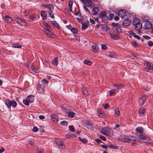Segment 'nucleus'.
I'll list each match as a JSON object with an SVG mask.
<instances>
[{
	"label": "nucleus",
	"instance_id": "nucleus-59",
	"mask_svg": "<svg viewBox=\"0 0 153 153\" xmlns=\"http://www.w3.org/2000/svg\"><path fill=\"white\" fill-rule=\"evenodd\" d=\"M133 36L136 39H138L140 40V37L137 35H135L134 34Z\"/></svg>",
	"mask_w": 153,
	"mask_h": 153
},
{
	"label": "nucleus",
	"instance_id": "nucleus-55",
	"mask_svg": "<svg viewBox=\"0 0 153 153\" xmlns=\"http://www.w3.org/2000/svg\"><path fill=\"white\" fill-rule=\"evenodd\" d=\"M43 150L42 149H37V153H43Z\"/></svg>",
	"mask_w": 153,
	"mask_h": 153
},
{
	"label": "nucleus",
	"instance_id": "nucleus-12",
	"mask_svg": "<svg viewBox=\"0 0 153 153\" xmlns=\"http://www.w3.org/2000/svg\"><path fill=\"white\" fill-rule=\"evenodd\" d=\"M43 32L48 37H53L54 35V34L51 32V30L44 29L43 30Z\"/></svg>",
	"mask_w": 153,
	"mask_h": 153
},
{
	"label": "nucleus",
	"instance_id": "nucleus-37",
	"mask_svg": "<svg viewBox=\"0 0 153 153\" xmlns=\"http://www.w3.org/2000/svg\"><path fill=\"white\" fill-rule=\"evenodd\" d=\"M71 32L73 34H75L77 33L78 32L77 29L76 28H72L70 30Z\"/></svg>",
	"mask_w": 153,
	"mask_h": 153
},
{
	"label": "nucleus",
	"instance_id": "nucleus-17",
	"mask_svg": "<svg viewBox=\"0 0 153 153\" xmlns=\"http://www.w3.org/2000/svg\"><path fill=\"white\" fill-rule=\"evenodd\" d=\"M40 14L43 20H45L47 19V15L45 11L42 10L41 11Z\"/></svg>",
	"mask_w": 153,
	"mask_h": 153
},
{
	"label": "nucleus",
	"instance_id": "nucleus-14",
	"mask_svg": "<svg viewBox=\"0 0 153 153\" xmlns=\"http://www.w3.org/2000/svg\"><path fill=\"white\" fill-rule=\"evenodd\" d=\"M89 21H86L82 23V30L86 29L89 25Z\"/></svg>",
	"mask_w": 153,
	"mask_h": 153
},
{
	"label": "nucleus",
	"instance_id": "nucleus-19",
	"mask_svg": "<svg viewBox=\"0 0 153 153\" xmlns=\"http://www.w3.org/2000/svg\"><path fill=\"white\" fill-rule=\"evenodd\" d=\"M51 120L53 121H58L59 120L58 116L54 114L51 116Z\"/></svg>",
	"mask_w": 153,
	"mask_h": 153
},
{
	"label": "nucleus",
	"instance_id": "nucleus-11",
	"mask_svg": "<svg viewBox=\"0 0 153 153\" xmlns=\"http://www.w3.org/2000/svg\"><path fill=\"white\" fill-rule=\"evenodd\" d=\"M100 16H101L102 20L104 22H105L108 19V16L106 15V13L104 11H102L101 13Z\"/></svg>",
	"mask_w": 153,
	"mask_h": 153
},
{
	"label": "nucleus",
	"instance_id": "nucleus-46",
	"mask_svg": "<svg viewBox=\"0 0 153 153\" xmlns=\"http://www.w3.org/2000/svg\"><path fill=\"white\" fill-rule=\"evenodd\" d=\"M35 15H31L30 16V21H33L35 18Z\"/></svg>",
	"mask_w": 153,
	"mask_h": 153
},
{
	"label": "nucleus",
	"instance_id": "nucleus-42",
	"mask_svg": "<svg viewBox=\"0 0 153 153\" xmlns=\"http://www.w3.org/2000/svg\"><path fill=\"white\" fill-rule=\"evenodd\" d=\"M73 2L72 1H70L69 3V7L70 10L71 11H72V7Z\"/></svg>",
	"mask_w": 153,
	"mask_h": 153
},
{
	"label": "nucleus",
	"instance_id": "nucleus-62",
	"mask_svg": "<svg viewBox=\"0 0 153 153\" xmlns=\"http://www.w3.org/2000/svg\"><path fill=\"white\" fill-rule=\"evenodd\" d=\"M39 118L41 120H42L45 118V117L43 115H40L39 116Z\"/></svg>",
	"mask_w": 153,
	"mask_h": 153
},
{
	"label": "nucleus",
	"instance_id": "nucleus-36",
	"mask_svg": "<svg viewBox=\"0 0 153 153\" xmlns=\"http://www.w3.org/2000/svg\"><path fill=\"white\" fill-rule=\"evenodd\" d=\"M78 139L81 141L82 142L84 143H86L88 142V140L87 139L85 138H84L83 139H82L81 137H78Z\"/></svg>",
	"mask_w": 153,
	"mask_h": 153
},
{
	"label": "nucleus",
	"instance_id": "nucleus-60",
	"mask_svg": "<svg viewBox=\"0 0 153 153\" xmlns=\"http://www.w3.org/2000/svg\"><path fill=\"white\" fill-rule=\"evenodd\" d=\"M103 106L104 108L105 109L108 108L109 107V105L107 104H105V105H104Z\"/></svg>",
	"mask_w": 153,
	"mask_h": 153
},
{
	"label": "nucleus",
	"instance_id": "nucleus-48",
	"mask_svg": "<svg viewBox=\"0 0 153 153\" xmlns=\"http://www.w3.org/2000/svg\"><path fill=\"white\" fill-rule=\"evenodd\" d=\"M69 129L71 131L73 132L74 130V126H69Z\"/></svg>",
	"mask_w": 153,
	"mask_h": 153
},
{
	"label": "nucleus",
	"instance_id": "nucleus-50",
	"mask_svg": "<svg viewBox=\"0 0 153 153\" xmlns=\"http://www.w3.org/2000/svg\"><path fill=\"white\" fill-rule=\"evenodd\" d=\"M147 44L149 46H152L153 45V42L152 41H149L148 42Z\"/></svg>",
	"mask_w": 153,
	"mask_h": 153
},
{
	"label": "nucleus",
	"instance_id": "nucleus-8",
	"mask_svg": "<svg viewBox=\"0 0 153 153\" xmlns=\"http://www.w3.org/2000/svg\"><path fill=\"white\" fill-rule=\"evenodd\" d=\"M143 70L147 72H152L153 71V64H148L146 67L144 68Z\"/></svg>",
	"mask_w": 153,
	"mask_h": 153
},
{
	"label": "nucleus",
	"instance_id": "nucleus-28",
	"mask_svg": "<svg viewBox=\"0 0 153 153\" xmlns=\"http://www.w3.org/2000/svg\"><path fill=\"white\" fill-rule=\"evenodd\" d=\"M47 9L50 12L52 13L54 7L53 5L52 4H49Z\"/></svg>",
	"mask_w": 153,
	"mask_h": 153
},
{
	"label": "nucleus",
	"instance_id": "nucleus-27",
	"mask_svg": "<svg viewBox=\"0 0 153 153\" xmlns=\"http://www.w3.org/2000/svg\"><path fill=\"white\" fill-rule=\"evenodd\" d=\"M135 131L137 132V133H140L143 132L144 129L142 127H139L137 128Z\"/></svg>",
	"mask_w": 153,
	"mask_h": 153
},
{
	"label": "nucleus",
	"instance_id": "nucleus-34",
	"mask_svg": "<svg viewBox=\"0 0 153 153\" xmlns=\"http://www.w3.org/2000/svg\"><path fill=\"white\" fill-rule=\"evenodd\" d=\"M51 23L54 25V26L57 28H59L60 27L59 25L55 21H52L51 22Z\"/></svg>",
	"mask_w": 153,
	"mask_h": 153
},
{
	"label": "nucleus",
	"instance_id": "nucleus-7",
	"mask_svg": "<svg viewBox=\"0 0 153 153\" xmlns=\"http://www.w3.org/2000/svg\"><path fill=\"white\" fill-rule=\"evenodd\" d=\"M64 111L66 113L67 115L69 117L72 118L74 117L75 113L68 108H66L64 109Z\"/></svg>",
	"mask_w": 153,
	"mask_h": 153
},
{
	"label": "nucleus",
	"instance_id": "nucleus-58",
	"mask_svg": "<svg viewBox=\"0 0 153 153\" xmlns=\"http://www.w3.org/2000/svg\"><path fill=\"white\" fill-rule=\"evenodd\" d=\"M41 81L44 83L45 84H46V83L48 84V82L45 79H43Z\"/></svg>",
	"mask_w": 153,
	"mask_h": 153
},
{
	"label": "nucleus",
	"instance_id": "nucleus-15",
	"mask_svg": "<svg viewBox=\"0 0 153 153\" xmlns=\"http://www.w3.org/2000/svg\"><path fill=\"white\" fill-rule=\"evenodd\" d=\"M131 22L128 19H125L123 22L122 25L124 27H128L129 26Z\"/></svg>",
	"mask_w": 153,
	"mask_h": 153
},
{
	"label": "nucleus",
	"instance_id": "nucleus-54",
	"mask_svg": "<svg viewBox=\"0 0 153 153\" xmlns=\"http://www.w3.org/2000/svg\"><path fill=\"white\" fill-rule=\"evenodd\" d=\"M100 137L101 138V139L102 140H103L104 141H105L106 140V138H105V137L103 135H100Z\"/></svg>",
	"mask_w": 153,
	"mask_h": 153
},
{
	"label": "nucleus",
	"instance_id": "nucleus-35",
	"mask_svg": "<svg viewBox=\"0 0 153 153\" xmlns=\"http://www.w3.org/2000/svg\"><path fill=\"white\" fill-rule=\"evenodd\" d=\"M121 124L120 122L117 121H116L115 123V128L116 129L118 128L120 126Z\"/></svg>",
	"mask_w": 153,
	"mask_h": 153
},
{
	"label": "nucleus",
	"instance_id": "nucleus-30",
	"mask_svg": "<svg viewBox=\"0 0 153 153\" xmlns=\"http://www.w3.org/2000/svg\"><path fill=\"white\" fill-rule=\"evenodd\" d=\"M114 116L115 117H117L120 114V111L117 108H116L114 109Z\"/></svg>",
	"mask_w": 153,
	"mask_h": 153
},
{
	"label": "nucleus",
	"instance_id": "nucleus-49",
	"mask_svg": "<svg viewBox=\"0 0 153 153\" xmlns=\"http://www.w3.org/2000/svg\"><path fill=\"white\" fill-rule=\"evenodd\" d=\"M39 130L38 128L37 127L34 126L33 127V131L34 132H36Z\"/></svg>",
	"mask_w": 153,
	"mask_h": 153
},
{
	"label": "nucleus",
	"instance_id": "nucleus-1",
	"mask_svg": "<svg viewBox=\"0 0 153 153\" xmlns=\"http://www.w3.org/2000/svg\"><path fill=\"white\" fill-rule=\"evenodd\" d=\"M137 139V138L136 137L131 135L128 136H124L123 138L122 137H120V139L122 141L128 143L136 141Z\"/></svg>",
	"mask_w": 153,
	"mask_h": 153
},
{
	"label": "nucleus",
	"instance_id": "nucleus-38",
	"mask_svg": "<svg viewBox=\"0 0 153 153\" xmlns=\"http://www.w3.org/2000/svg\"><path fill=\"white\" fill-rule=\"evenodd\" d=\"M139 113L141 116H143L144 114V109L143 108L140 109L139 111Z\"/></svg>",
	"mask_w": 153,
	"mask_h": 153
},
{
	"label": "nucleus",
	"instance_id": "nucleus-5",
	"mask_svg": "<svg viewBox=\"0 0 153 153\" xmlns=\"http://www.w3.org/2000/svg\"><path fill=\"white\" fill-rule=\"evenodd\" d=\"M45 84L42 81L39 82L38 83V91L40 93H43Z\"/></svg>",
	"mask_w": 153,
	"mask_h": 153
},
{
	"label": "nucleus",
	"instance_id": "nucleus-56",
	"mask_svg": "<svg viewBox=\"0 0 153 153\" xmlns=\"http://www.w3.org/2000/svg\"><path fill=\"white\" fill-rule=\"evenodd\" d=\"M110 20H112L113 19H114V15L113 13H111L110 14Z\"/></svg>",
	"mask_w": 153,
	"mask_h": 153
},
{
	"label": "nucleus",
	"instance_id": "nucleus-44",
	"mask_svg": "<svg viewBox=\"0 0 153 153\" xmlns=\"http://www.w3.org/2000/svg\"><path fill=\"white\" fill-rule=\"evenodd\" d=\"M112 37L114 38L115 39H118L119 38V36H118V34H113L112 36Z\"/></svg>",
	"mask_w": 153,
	"mask_h": 153
},
{
	"label": "nucleus",
	"instance_id": "nucleus-41",
	"mask_svg": "<svg viewBox=\"0 0 153 153\" xmlns=\"http://www.w3.org/2000/svg\"><path fill=\"white\" fill-rule=\"evenodd\" d=\"M116 90L115 89H112L110 90L109 91V95L110 96H111L112 94L116 92Z\"/></svg>",
	"mask_w": 153,
	"mask_h": 153
},
{
	"label": "nucleus",
	"instance_id": "nucleus-33",
	"mask_svg": "<svg viewBox=\"0 0 153 153\" xmlns=\"http://www.w3.org/2000/svg\"><path fill=\"white\" fill-rule=\"evenodd\" d=\"M12 47L15 48H21L22 46L20 45H19L17 43H15L12 45Z\"/></svg>",
	"mask_w": 153,
	"mask_h": 153
},
{
	"label": "nucleus",
	"instance_id": "nucleus-24",
	"mask_svg": "<svg viewBox=\"0 0 153 153\" xmlns=\"http://www.w3.org/2000/svg\"><path fill=\"white\" fill-rule=\"evenodd\" d=\"M4 19L5 21L8 22H11L12 21H13V19L11 18L7 15L4 16Z\"/></svg>",
	"mask_w": 153,
	"mask_h": 153
},
{
	"label": "nucleus",
	"instance_id": "nucleus-18",
	"mask_svg": "<svg viewBox=\"0 0 153 153\" xmlns=\"http://www.w3.org/2000/svg\"><path fill=\"white\" fill-rule=\"evenodd\" d=\"M83 3L87 6L89 7L91 6L92 4V2L91 0H85L84 2Z\"/></svg>",
	"mask_w": 153,
	"mask_h": 153
},
{
	"label": "nucleus",
	"instance_id": "nucleus-29",
	"mask_svg": "<svg viewBox=\"0 0 153 153\" xmlns=\"http://www.w3.org/2000/svg\"><path fill=\"white\" fill-rule=\"evenodd\" d=\"M92 51L95 53L97 52L98 51V48L97 46L95 45H93L91 47Z\"/></svg>",
	"mask_w": 153,
	"mask_h": 153
},
{
	"label": "nucleus",
	"instance_id": "nucleus-39",
	"mask_svg": "<svg viewBox=\"0 0 153 153\" xmlns=\"http://www.w3.org/2000/svg\"><path fill=\"white\" fill-rule=\"evenodd\" d=\"M84 63L89 65H91L92 64V62L88 60H85L84 61Z\"/></svg>",
	"mask_w": 153,
	"mask_h": 153
},
{
	"label": "nucleus",
	"instance_id": "nucleus-53",
	"mask_svg": "<svg viewBox=\"0 0 153 153\" xmlns=\"http://www.w3.org/2000/svg\"><path fill=\"white\" fill-rule=\"evenodd\" d=\"M90 22L92 24H94L95 23V20L91 18H90L89 20Z\"/></svg>",
	"mask_w": 153,
	"mask_h": 153
},
{
	"label": "nucleus",
	"instance_id": "nucleus-20",
	"mask_svg": "<svg viewBox=\"0 0 153 153\" xmlns=\"http://www.w3.org/2000/svg\"><path fill=\"white\" fill-rule=\"evenodd\" d=\"M140 20L137 17L135 18L133 21L132 24L133 25H136L138 24H139L140 23Z\"/></svg>",
	"mask_w": 153,
	"mask_h": 153
},
{
	"label": "nucleus",
	"instance_id": "nucleus-47",
	"mask_svg": "<svg viewBox=\"0 0 153 153\" xmlns=\"http://www.w3.org/2000/svg\"><path fill=\"white\" fill-rule=\"evenodd\" d=\"M129 37L131 38L132 36H133L134 35V33L132 31H129L128 32Z\"/></svg>",
	"mask_w": 153,
	"mask_h": 153
},
{
	"label": "nucleus",
	"instance_id": "nucleus-61",
	"mask_svg": "<svg viewBox=\"0 0 153 153\" xmlns=\"http://www.w3.org/2000/svg\"><path fill=\"white\" fill-rule=\"evenodd\" d=\"M48 14L49 15L50 17L52 18H54V16L53 15L49 13Z\"/></svg>",
	"mask_w": 153,
	"mask_h": 153
},
{
	"label": "nucleus",
	"instance_id": "nucleus-22",
	"mask_svg": "<svg viewBox=\"0 0 153 153\" xmlns=\"http://www.w3.org/2000/svg\"><path fill=\"white\" fill-rule=\"evenodd\" d=\"M113 86L117 89H121L123 88V86L121 84H114L113 85Z\"/></svg>",
	"mask_w": 153,
	"mask_h": 153
},
{
	"label": "nucleus",
	"instance_id": "nucleus-13",
	"mask_svg": "<svg viewBox=\"0 0 153 153\" xmlns=\"http://www.w3.org/2000/svg\"><path fill=\"white\" fill-rule=\"evenodd\" d=\"M14 19L15 21L19 24H20L21 26L23 25V23L25 22V20H22L19 17H15L14 18Z\"/></svg>",
	"mask_w": 153,
	"mask_h": 153
},
{
	"label": "nucleus",
	"instance_id": "nucleus-63",
	"mask_svg": "<svg viewBox=\"0 0 153 153\" xmlns=\"http://www.w3.org/2000/svg\"><path fill=\"white\" fill-rule=\"evenodd\" d=\"M119 17L118 16H114V20L116 21H117L119 19Z\"/></svg>",
	"mask_w": 153,
	"mask_h": 153
},
{
	"label": "nucleus",
	"instance_id": "nucleus-3",
	"mask_svg": "<svg viewBox=\"0 0 153 153\" xmlns=\"http://www.w3.org/2000/svg\"><path fill=\"white\" fill-rule=\"evenodd\" d=\"M34 100L33 97L31 95H29L26 99L23 100V102L25 105L28 106L30 103H32Z\"/></svg>",
	"mask_w": 153,
	"mask_h": 153
},
{
	"label": "nucleus",
	"instance_id": "nucleus-32",
	"mask_svg": "<svg viewBox=\"0 0 153 153\" xmlns=\"http://www.w3.org/2000/svg\"><path fill=\"white\" fill-rule=\"evenodd\" d=\"M101 29L103 31H107L109 28L106 26L103 25L101 26Z\"/></svg>",
	"mask_w": 153,
	"mask_h": 153
},
{
	"label": "nucleus",
	"instance_id": "nucleus-2",
	"mask_svg": "<svg viewBox=\"0 0 153 153\" xmlns=\"http://www.w3.org/2000/svg\"><path fill=\"white\" fill-rule=\"evenodd\" d=\"M101 132L105 135L111 137L113 134V132L109 127L102 128L101 129Z\"/></svg>",
	"mask_w": 153,
	"mask_h": 153
},
{
	"label": "nucleus",
	"instance_id": "nucleus-40",
	"mask_svg": "<svg viewBox=\"0 0 153 153\" xmlns=\"http://www.w3.org/2000/svg\"><path fill=\"white\" fill-rule=\"evenodd\" d=\"M108 146V147L111 148H113L115 149H118V147L117 146L114 145L113 144H109Z\"/></svg>",
	"mask_w": 153,
	"mask_h": 153
},
{
	"label": "nucleus",
	"instance_id": "nucleus-6",
	"mask_svg": "<svg viewBox=\"0 0 153 153\" xmlns=\"http://www.w3.org/2000/svg\"><path fill=\"white\" fill-rule=\"evenodd\" d=\"M112 25L113 26V29L114 31L118 33H120L121 32L120 26L119 23L114 22L112 24Z\"/></svg>",
	"mask_w": 153,
	"mask_h": 153
},
{
	"label": "nucleus",
	"instance_id": "nucleus-10",
	"mask_svg": "<svg viewBox=\"0 0 153 153\" xmlns=\"http://www.w3.org/2000/svg\"><path fill=\"white\" fill-rule=\"evenodd\" d=\"M136 136L139 139L142 140H144L147 137L146 134L143 133V132L140 133H137L136 134Z\"/></svg>",
	"mask_w": 153,
	"mask_h": 153
},
{
	"label": "nucleus",
	"instance_id": "nucleus-57",
	"mask_svg": "<svg viewBox=\"0 0 153 153\" xmlns=\"http://www.w3.org/2000/svg\"><path fill=\"white\" fill-rule=\"evenodd\" d=\"M132 45L135 46H137L138 45V44L135 41H133L132 42Z\"/></svg>",
	"mask_w": 153,
	"mask_h": 153
},
{
	"label": "nucleus",
	"instance_id": "nucleus-43",
	"mask_svg": "<svg viewBox=\"0 0 153 153\" xmlns=\"http://www.w3.org/2000/svg\"><path fill=\"white\" fill-rule=\"evenodd\" d=\"M60 124L62 125L67 126L68 125V123L66 121L63 120L60 122Z\"/></svg>",
	"mask_w": 153,
	"mask_h": 153
},
{
	"label": "nucleus",
	"instance_id": "nucleus-52",
	"mask_svg": "<svg viewBox=\"0 0 153 153\" xmlns=\"http://www.w3.org/2000/svg\"><path fill=\"white\" fill-rule=\"evenodd\" d=\"M143 143H144L145 144H148V145L149 146H150V145L152 146H153V142H150V143H149V142H143Z\"/></svg>",
	"mask_w": 153,
	"mask_h": 153
},
{
	"label": "nucleus",
	"instance_id": "nucleus-4",
	"mask_svg": "<svg viewBox=\"0 0 153 153\" xmlns=\"http://www.w3.org/2000/svg\"><path fill=\"white\" fill-rule=\"evenodd\" d=\"M5 104L7 107L10 109L11 106L15 107L17 105V103L15 100L10 101L9 100H7L5 101Z\"/></svg>",
	"mask_w": 153,
	"mask_h": 153
},
{
	"label": "nucleus",
	"instance_id": "nucleus-25",
	"mask_svg": "<svg viewBox=\"0 0 153 153\" xmlns=\"http://www.w3.org/2000/svg\"><path fill=\"white\" fill-rule=\"evenodd\" d=\"M56 144L60 149H63L65 147L63 144L61 142H56Z\"/></svg>",
	"mask_w": 153,
	"mask_h": 153
},
{
	"label": "nucleus",
	"instance_id": "nucleus-64",
	"mask_svg": "<svg viewBox=\"0 0 153 153\" xmlns=\"http://www.w3.org/2000/svg\"><path fill=\"white\" fill-rule=\"evenodd\" d=\"M101 146L102 148L105 149H107V146L105 145H102Z\"/></svg>",
	"mask_w": 153,
	"mask_h": 153
},
{
	"label": "nucleus",
	"instance_id": "nucleus-23",
	"mask_svg": "<svg viewBox=\"0 0 153 153\" xmlns=\"http://www.w3.org/2000/svg\"><path fill=\"white\" fill-rule=\"evenodd\" d=\"M134 25L135 26V28L137 30H140L142 28V25L141 23Z\"/></svg>",
	"mask_w": 153,
	"mask_h": 153
},
{
	"label": "nucleus",
	"instance_id": "nucleus-51",
	"mask_svg": "<svg viewBox=\"0 0 153 153\" xmlns=\"http://www.w3.org/2000/svg\"><path fill=\"white\" fill-rule=\"evenodd\" d=\"M45 26L47 28V30H51V28L49 26L48 24L47 23H46L45 24Z\"/></svg>",
	"mask_w": 153,
	"mask_h": 153
},
{
	"label": "nucleus",
	"instance_id": "nucleus-9",
	"mask_svg": "<svg viewBox=\"0 0 153 153\" xmlns=\"http://www.w3.org/2000/svg\"><path fill=\"white\" fill-rule=\"evenodd\" d=\"M147 98V96L144 95L139 100L138 103L140 105H143L146 101Z\"/></svg>",
	"mask_w": 153,
	"mask_h": 153
},
{
	"label": "nucleus",
	"instance_id": "nucleus-45",
	"mask_svg": "<svg viewBox=\"0 0 153 153\" xmlns=\"http://www.w3.org/2000/svg\"><path fill=\"white\" fill-rule=\"evenodd\" d=\"M107 48V45L105 44H102L101 45V48L102 50H105Z\"/></svg>",
	"mask_w": 153,
	"mask_h": 153
},
{
	"label": "nucleus",
	"instance_id": "nucleus-21",
	"mask_svg": "<svg viewBox=\"0 0 153 153\" xmlns=\"http://www.w3.org/2000/svg\"><path fill=\"white\" fill-rule=\"evenodd\" d=\"M99 12V9L97 7L93 8L92 10V13L93 15H96Z\"/></svg>",
	"mask_w": 153,
	"mask_h": 153
},
{
	"label": "nucleus",
	"instance_id": "nucleus-31",
	"mask_svg": "<svg viewBox=\"0 0 153 153\" xmlns=\"http://www.w3.org/2000/svg\"><path fill=\"white\" fill-rule=\"evenodd\" d=\"M82 92L85 95H87L88 94V92L85 87H83L82 88Z\"/></svg>",
	"mask_w": 153,
	"mask_h": 153
},
{
	"label": "nucleus",
	"instance_id": "nucleus-16",
	"mask_svg": "<svg viewBox=\"0 0 153 153\" xmlns=\"http://www.w3.org/2000/svg\"><path fill=\"white\" fill-rule=\"evenodd\" d=\"M118 14V15L121 18L124 17L126 15V11L123 10H120L119 11Z\"/></svg>",
	"mask_w": 153,
	"mask_h": 153
},
{
	"label": "nucleus",
	"instance_id": "nucleus-26",
	"mask_svg": "<svg viewBox=\"0 0 153 153\" xmlns=\"http://www.w3.org/2000/svg\"><path fill=\"white\" fill-rule=\"evenodd\" d=\"M52 62L53 65L54 66H57L58 63V58L57 57L55 58L54 59L52 60Z\"/></svg>",
	"mask_w": 153,
	"mask_h": 153
}]
</instances>
